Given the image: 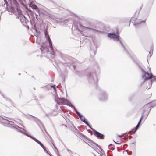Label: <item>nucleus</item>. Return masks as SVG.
Masks as SVG:
<instances>
[{
	"instance_id": "27",
	"label": "nucleus",
	"mask_w": 156,
	"mask_h": 156,
	"mask_svg": "<svg viewBox=\"0 0 156 156\" xmlns=\"http://www.w3.org/2000/svg\"><path fill=\"white\" fill-rule=\"evenodd\" d=\"M29 12H30L31 16H32L33 17V19H34L35 17L34 16V13L33 12L31 11V10H30L29 11Z\"/></svg>"
},
{
	"instance_id": "6",
	"label": "nucleus",
	"mask_w": 156,
	"mask_h": 156,
	"mask_svg": "<svg viewBox=\"0 0 156 156\" xmlns=\"http://www.w3.org/2000/svg\"><path fill=\"white\" fill-rule=\"evenodd\" d=\"M55 101L58 104L66 105L71 107H73V105L68 100L62 98H58Z\"/></svg>"
},
{
	"instance_id": "53",
	"label": "nucleus",
	"mask_w": 156,
	"mask_h": 156,
	"mask_svg": "<svg viewBox=\"0 0 156 156\" xmlns=\"http://www.w3.org/2000/svg\"><path fill=\"white\" fill-rule=\"evenodd\" d=\"M65 21H66V22H65V23H67V22H68L69 21H68V20H65Z\"/></svg>"
},
{
	"instance_id": "49",
	"label": "nucleus",
	"mask_w": 156,
	"mask_h": 156,
	"mask_svg": "<svg viewBox=\"0 0 156 156\" xmlns=\"http://www.w3.org/2000/svg\"><path fill=\"white\" fill-rule=\"evenodd\" d=\"M73 69L74 70L75 69H76V66L75 65H73Z\"/></svg>"
},
{
	"instance_id": "46",
	"label": "nucleus",
	"mask_w": 156,
	"mask_h": 156,
	"mask_svg": "<svg viewBox=\"0 0 156 156\" xmlns=\"http://www.w3.org/2000/svg\"><path fill=\"white\" fill-rule=\"evenodd\" d=\"M113 141H114V142L115 143V144H119L121 143V142H116L115 141H114V140H113Z\"/></svg>"
},
{
	"instance_id": "55",
	"label": "nucleus",
	"mask_w": 156,
	"mask_h": 156,
	"mask_svg": "<svg viewBox=\"0 0 156 156\" xmlns=\"http://www.w3.org/2000/svg\"><path fill=\"white\" fill-rule=\"evenodd\" d=\"M149 54H150V55H149V57H150L152 55V54H151L150 52H149Z\"/></svg>"
},
{
	"instance_id": "59",
	"label": "nucleus",
	"mask_w": 156,
	"mask_h": 156,
	"mask_svg": "<svg viewBox=\"0 0 156 156\" xmlns=\"http://www.w3.org/2000/svg\"><path fill=\"white\" fill-rule=\"evenodd\" d=\"M127 145V144H124V145H123V147H125V146H126Z\"/></svg>"
},
{
	"instance_id": "8",
	"label": "nucleus",
	"mask_w": 156,
	"mask_h": 156,
	"mask_svg": "<svg viewBox=\"0 0 156 156\" xmlns=\"http://www.w3.org/2000/svg\"><path fill=\"white\" fill-rule=\"evenodd\" d=\"M93 131L94 135L96 136L98 139H103L104 138V135L99 132L95 130L91 127V126L89 127Z\"/></svg>"
},
{
	"instance_id": "14",
	"label": "nucleus",
	"mask_w": 156,
	"mask_h": 156,
	"mask_svg": "<svg viewBox=\"0 0 156 156\" xmlns=\"http://www.w3.org/2000/svg\"><path fill=\"white\" fill-rule=\"evenodd\" d=\"M9 123V124H7V125H10L11 126H8V127L12 128H13V129H16L18 132V131H17V129H19L18 128H20V129H22V130H21L22 131H23V130L20 128H22V129H24V128H23L22 127H20L16 125H15V126H12L13 125V124L14 123L13 122V123H10V122Z\"/></svg>"
},
{
	"instance_id": "42",
	"label": "nucleus",
	"mask_w": 156,
	"mask_h": 156,
	"mask_svg": "<svg viewBox=\"0 0 156 156\" xmlns=\"http://www.w3.org/2000/svg\"><path fill=\"white\" fill-rule=\"evenodd\" d=\"M73 126L74 129H75V131L76 130H78L77 129V128L73 124Z\"/></svg>"
},
{
	"instance_id": "33",
	"label": "nucleus",
	"mask_w": 156,
	"mask_h": 156,
	"mask_svg": "<svg viewBox=\"0 0 156 156\" xmlns=\"http://www.w3.org/2000/svg\"><path fill=\"white\" fill-rule=\"evenodd\" d=\"M80 132L79 130H77L75 132V134L76 135V134H77L78 135L80 133Z\"/></svg>"
},
{
	"instance_id": "38",
	"label": "nucleus",
	"mask_w": 156,
	"mask_h": 156,
	"mask_svg": "<svg viewBox=\"0 0 156 156\" xmlns=\"http://www.w3.org/2000/svg\"><path fill=\"white\" fill-rule=\"evenodd\" d=\"M71 108H73L74 110L76 112H76L77 111H78L76 109V108L73 105V107H71Z\"/></svg>"
},
{
	"instance_id": "1",
	"label": "nucleus",
	"mask_w": 156,
	"mask_h": 156,
	"mask_svg": "<svg viewBox=\"0 0 156 156\" xmlns=\"http://www.w3.org/2000/svg\"><path fill=\"white\" fill-rule=\"evenodd\" d=\"M135 63L138 67L140 69L142 75V78L144 80V81L148 80H149L151 79L150 81V85L148 89H150L151 87L152 83L154 81H156V77L153 75L152 73L150 74L147 72L145 71V67L142 63L139 61L136 60Z\"/></svg>"
},
{
	"instance_id": "48",
	"label": "nucleus",
	"mask_w": 156,
	"mask_h": 156,
	"mask_svg": "<svg viewBox=\"0 0 156 156\" xmlns=\"http://www.w3.org/2000/svg\"><path fill=\"white\" fill-rule=\"evenodd\" d=\"M128 137L129 139H130L132 137V136L131 135H129L128 136Z\"/></svg>"
},
{
	"instance_id": "22",
	"label": "nucleus",
	"mask_w": 156,
	"mask_h": 156,
	"mask_svg": "<svg viewBox=\"0 0 156 156\" xmlns=\"http://www.w3.org/2000/svg\"><path fill=\"white\" fill-rule=\"evenodd\" d=\"M151 103V102L148 103L147 105H146L144 106V108L143 109V111L142 112V114H143L144 115L145 112L146 111V110L148 109L149 108V107L148 106V105H150Z\"/></svg>"
},
{
	"instance_id": "2",
	"label": "nucleus",
	"mask_w": 156,
	"mask_h": 156,
	"mask_svg": "<svg viewBox=\"0 0 156 156\" xmlns=\"http://www.w3.org/2000/svg\"><path fill=\"white\" fill-rule=\"evenodd\" d=\"M107 36L114 41L119 42V43L123 49L124 51L128 54L130 56H133V55L131 52L130 50L128 47L124 44V41L120 37L119 35L116 34L115 33H108Z\"/></svg>"
},
{
	"instance_id": "63",
	"label": "nucleus",
	"mask_w": 156,
	"mask_h": 156,
	"mask_svg": "<svg viewBox=\"0 0 156 156\" xmlns=\"http://www.w3.org/2000/svg\"><path fill=\"white\" fill-rule=\"evenodd\" d=\"M44 130H45V132H46V133H47V132H46V130H45V129L44 128Z\"/></svg>"
},
{
	"instance_id": "31",
	"label": "nucleus",
	"mask_w": 156,
	"mask_h": 156,
	"mask_svg": "<svg viewBox=\"0 0 156 156\" xmlns=\"http://www.w3.org/2000/svg\"><path fill=\"white\" fill-rule=\"evenodd\" d=\"M78 135L81 137H86V136H85L84 135L82 134V133L80 132V133L78 134Z\"/></svg>"
},
{
	"instance_id": "30",
	"label": "nucleus",
	"mask_w": 156,
	"mask_h": 156,
	"mask_svg": "<svg viewBox=\"0 0 156 156\" xmlns=\"http://www.w3.org/2000/svg\"><path fill=\"white\" fill-rule=\"evenodd\" d=\"M78 135L81 137H86V136H85L84 135L82 134V133L80 132V133L78 134Z\"/></svg>"
},
{
	"instance_id": "61",
	"label": "nucleus",
	"mask_w": 156,
	"mask_h": 156,
	"mask_svg": "<svg viewBox=\"0 0 156 156\" xmlns=\"http://www.w3.org/2000/svg\"><path fill=\"white\" fill-rule=\"evenodd\" d=\"M21 126H22L23 128H24V126H23V125H22V124H21Z\"/></svg>"
},
{
	"instance_id": "32",
	"label": "nucleus",
	"mask_w": 156,
	"mask_h": 156,
	"mask_svg": "<svg viewBox=\"0 0 156 156\" xmlns=\"http://www.w3.org/2000/svg\"><path fill=\"white\" fill-rule=\"evenodd\" d=\"M43 149V150H44V151L47 154H50L48 151L46 149V148L44 146V147H42Z\"/></svg>"
},
{
	"instance_id": "54",
	"label": "nucleus",
	"mask_w": 156,
	"mask_h": 156,
	"mask_svg": "<svg viewBox=\"0 0 156 156\" xmlns=\"http://www.w3.org/2000/svg\"><path fill=\"white\" fill-rule=\"evenodd\" d=\"M54 88V90H55V91H56V88L55 87H54V88Z\"/></svg>"
},
{
	"instance_id": "28",
	"label": "nucleus",
	"mask_w": 156,
	"mask_h": 156,
	"mask_svg": "<svg viewBox=\"0 0 156 156\" xmlns=\"http://www.w3.org/2000/svg\"><path fill=\"white\" fill-rule=\"evenodd\" d=\"M93 143L95 145L97 146L100 149L101 151H103V149L101 148V147L97 143H96L95 142H94Z\"/></svg>"
},
{
	"instance_id": "7",
	"label": "nucleus",
	"mask_w": 156,
	"mask_h": 156,
	"mask_svg": "<svg viewBox=\"0 0 156 156\" xmlns=\"http://www.w3.org/2000/svg\"><path fill=\"white\" fill-rule=\"evenodd\" d=\"M108 98V93L104 90H101L98 96V99L99 101H106Z\"/></svg>"
},
{
	"instance_id": "10",
	"label": "nucleus",
	"mask_w": 156,
	"mask_h": 156,
	"mask_svg": "<svg viewBox=\"0 0 156 156\" xmlns=\"http://www.w3.org/2000/svg\"><path fill=\"white\" fill-rule=\"evenodd\" d=\"M90 55L92 56L94 55L96 53L97 48L96 45L95 44L94 42L93 43V45H91L90 46Z\"/></svg>"
},
{
	"instance_id": "56",
	"label": "nucleus",
	"mask_w": 156,
	"mask_h": 156,
	"mask_svg": "<svg viewBox=\"0 0 156 156\" xmlns=\"http://www.w3.org/2000/svg\"><path fill=\"white\" fill-rule=\"evenodd\" d=\"M59 21L57 20L56 21V23H59Z\"/></svg>"
},
{
	"instance_id": "26",
	"label": "nucleus",
	"mask_w": 156,
	"mask_h": 156,
	"mask_svg": "<svg viewBox=\"0 0 156 156\" xmlns=\"http://www.w3.org/2000/svg\"><path fill=\"white\" fill-rule=\"evenodd\" d=\"M10 12H13V13L15 12V9L13 6H11L10 7Z\"/></svg>"
},
{
	"instance_id": "40",
	"label": "nucleus",
	"mask_w": 156,
	"mask_h": 156,
	"mask_svg": "<svg viewBox=\"0 0 156 156\" xmlns=\"http://www.w3.org/2000/svg\"><path fill=\"white\" fill-rule=\"evenodd\" d=\"M151 110V109H150L149 110V111H148V112H147V115L146 117V119L148 115L149 114V113L150 112Z\"/></svg>"
},
{
	"instance_id": "25",
	"label": "nucleus",
	"mask_w": 156,
	"mask_h": 156,
	"mask_svg": "<svg viewBox=\"0 0 156 156\" xmlns=\"http://www.w3.org/2000/svg\"><path fill=\"white\" fill-rule=\"evenodd\" d=\"M108 148L113 151L114 149V146L112 144H110L108 146Z\"/></svg>"
},
{
	"instance_id": "19",
	"label": "nucleus",
	"mask_w": 156,
	"mask_h": 156,
	"mask_svg": "<svg viewBox=\"0 0 156 156\" xmlns=\"http://www.w3.org/2000/svg\"><path fill=\"white\" fill-rule=\"evenodd\" d=\"M20 20L21 23L24 25L25 24H27V22H29V21L24 16H23V17H22V18H20Z\"/></svg>"
},
{
	"instance_id": "36",
	"label": "nucleus",
	"mask_w": 156,
	"mask_h": 156,
	"mask_svg": "<svg viewBox=\"0 0 156 156\" xmlns=\"http://www.w3.org/2000/svg\"><path fill=\"white\" fill-rule=\"evenodd\" d=\"M7 6H8V2L6 0H4Z\"/></svg>"
},
{
	"instance_id": "45",
	"label": "nucleus",
	"mask_w": 156,
	"mask_h": 156,
	"mask_svg": "<svg viewBox=\"0 0 156 156\" xmlns=\"http://www.w3.org/2000/svg\"><path fill=\"white\" fill-rule=\"evenodd\" d=\"M55 85H51V88H54L55 87Z\"/></svg>"
},
{
	"instance_id": "21",
	"label": "nucleus",
	"mask_w": 156,
	"mask_h": 156,
	"mask_svg": "<svg viewBox=\"0 0 156 156\" xmlns=\"http://www.w3.org/2000/svg\"><path fill=\"white\" fill-rule=\"evenodd\" d=\"M141 120H139L137 125H136V126L133 129L134 130L135 132L139 128L141 124Z\"/></svg>"
},
{
	"instance_id": "57",
	"label": "nucleus",
	"mask_w": 156,
	"mask_h": 156,
	"mask_svg": "<svg viewBox=\"0 0 156 156\" xmlns=\"http://www.w3.org/2000/svg\"><path fill=\"white\" fill-rule=\"evenodd\" d=\"M36 42L38 44H39V42H38L37 40Z\"/></svg>"
},
{
	"instance_id": "64",
	"label": "nucleus",
	"mask_w": 156,
	"mask_h": 156,
	"mask_svg": "<svg viewBox=\"0 0 156 156\" xmlns=\"http://www.w3.org/2000/svg\"><path fill=\"white\" fill-rule=\"evenodd\" d=\"M107 154H108V156H110V155H108V152H107Z\"/></svg>"
},
{
	"instance_id": "29",
	"label": "nucleus",
	"mask_w": 156,
	"mask_h": 156,
	"mask_svg": "<svg viewBox=\"0 0 156 156\" xmlns=\"http://www.w3.org/2000/svg\"><path fill=\"white\" fill-rule=\"evenodd\" d=\"M84 142L86 144H87L89 146H90V147H91L92 148H93V147H93L94 146L93 144H94L93 143L94 142H92V144H91V143H90V142H89L90 143V144H88L86 142H85L84 141Z\"/></svg>"
},
{
	"instance_id": "51",
	"label": "nucleus",
	"mask_w": 156,
	"mask_h": 156,
	"mask_svg": "<svg viewBox=\"0 0 156 156\" xmlns=\"http://www.w3.org/2000/svg\"><path fill=\"white\" fill-rule=\"evenodd\" d=\"M98 66V67H97V71H98V70H99V67L98 66Z\"/></svg>"
},
{
	"instance_id": "17",
	"label": "nucleus",
	"mask_w": 156,
	"mask_h": 156,
	"mask_svg": "<svg viewBox=\"0 0 156 156\" xmlns=\"http://www.w3.org/2000/svg\"><path fill=\"white\" fill-rule=\"evenodd\" d=\"M40 49L41 50V52H42L43 50L45 51L46 52H49L48 46H45L44 43H43L42 45L41 46V48H40Z\"/></svg>"
},
{
	"instance_id": "50",
	"label": "nucleus",
	"mask_w": 156,
	"mask_h": 156,
	"mask_svg": "<svg viewBox=\"0 0 156 156\" xmlns=\"http://www.w3.org/2000/svg\"><path fill=\"white\" fill-rule=\"evenodd\" d=\"M56 154L58 156H60V155L59 154L58 152H56Z\"/></svg>"
},
{
	"instance_id": "9",
	"label": "nucleus",
	"mask_w": 156,
	"mask_h": 156,
	"mask_svg": "<svg viewBox=\"0 0 156 156\" xmlns=\"http://www.w3.org/2000/svg\"><path fill=\"white\" fill-rule=\"evenodd\" d=\"M76 114L78 115L81 121L84 122L89 127L91 126L89 123L88 121L78 111H77Z\"/></svg>"
},
{
	"instance_id": "16",
	"label": "nucleus",
	"mask_w": 156,
	"mask_h": 156,
	"mask_svg": "<svg viewBox=\"0 0 156 156\" xmlns=\"http://www.w3.org/2000/svg\"><path fill=\"white\" fill-rule=\"evenodd\" d=\"M34 23V21L32 22L31 21L30 22V23L33 26L32 29L34 30L38 34L39 33H40V32L39 31V29L36 27V25Z\"/></svg>"
},
{
	"instance_id": "5",
	"label": "nucleus",
	"mask_w": 156,
	"mask_h": 156,
	"mask_svg": "<svg viewBox=\"0 0 156 156\" xmlns=\"http://www.w3.org/2000/svg\"><path fill=\"white\" fill-rule=\"evenodd\" d=\"M21 129H23V131L22 130H20V129H17V131H19V132H20L22 134H24L26 136L29 137L31 138L33 140L35 141L36 143H38L42 147H44V146L43 144L40 141H39L37 139L33 136H32L29 134H28L27 132L25 129H23L22 128H20Z\"/></svg>"
},
{
	"instance_id": "44",
	"label": "nucleus",
	"mask_w": 156,
	"mask_h": 156,
	"mask_svg": "<svg viewBox=\"0 0 156 156\" xmlns=\"http://www.w3.org/2000/svg\"><path fill=\"white\" fill-rule=\"evenodd\" d=\"M8 6H7V7H6V10L8 11V12H9L10 11L9 10V9L8 8Z\"/></svg>"
},
{
	"instance_id": "52",
	"label": "nucleus",
	"mask_w": 156,
	"mask_h": 156,
	"mask_svg": "<svg viewBox=\"0 0 156 156\" xmlns=\"http://www.w3.org/2000/svg\"><path fill=\"white\" fill-rule=\"evenodd\" d=\"M48 114H46L44 116L45 117L48 116Z\"/></svg>"
},
{
	"instance_id": "4",
	"label": "nucleus",
	"mask_w": 156,
	"mask_h": 156,
	"mask_svg": "<svg viewBox=\"0 0 156 156\" xmlns=\"http://www.w3.org/2000/svg\"><path fill=\"white\" fill-rule=\"evenodd\" d=\"M44 33L45 37L48 43L49 47L50 48V50L51 51L50 52V54L53 56L52 57H54L55 55V49L53 47L51 41L49 36L47 30H45Z\"/></svg>"
},
{
	"instance_id": "58",
	"label": "nucleus",
	"mask_w": 156,
	"mask_h": 156,
	"mask_svg": "<svg viewBox=\"0 0 156 156\" xmlns=\"http://www.w3.org/2000/svg\"><path fill=\"white\" fill-rule=\"evenodd\" d=\"M26 27L27 28H28V29H29V27L28 26V25H27L26 26Z\"/></svg>"
},
{
	"instance_id": "43",
	"label": "nucleus",
	"mask_w": 156,
	"mask_h": 156,
	"mask_svg": "<svg viewBox=\"0 0 156 156\" xmlns=\"http://www.w3.org/2000/svg\"><path fill=\"white\" fill-rule=\"evenodd\" d=\"M53 145L54 146V148H55V151H57V152H58V149H57V148H56V147L54 146V145Z\"/></svg>"
},
{
	"instance_id": "20",
	"label": "nucleus",
	"mask_w": 156,
	"mask_h": 156,
	"mask_svg": "<svg viewBox=\"0 0 156 156\" xmlns=\"http://www.w3.org/2000/svg\"><path fill=\"white\" fill-rule=\"evenodd\" d=\"M129 19L128 17H125L122 18L119 21L120 23H126L128 22H129Z\"/></svg>"
},
{
	"instance_id": "37",
	"label": "nucleus",
	"mask_w": 156,
	"mask_h": 156,
	"mask_svg": "<svg viewBox=\"0 0 156 156\" xmlns=\"http://www.w3.org/2000/svg\"><path fill=\"white\" fill-rule=\"evenodd\" d=\"M144 115L143 114H142V115H141V117L140 119V120H142L143 119V117H144Z\"/></svg>"
},
{
	"instance_id": "12",
	"label": "nucleus",
	"mask_w": 156,
	"mask_h": 156,
	"mask_svg": "<svg viewBox=\"0 0 156 156\" xmlns=\"http://www.w3.org/2000/svg\"><path fill=\"white\" fill-rule=\"evenodd\" d=\"M0 122L2 124H9V123H13V122L12 121H9L8 120L5 119L3 117H0Z\"/></svg>"
},
{
	"instance_id": "39",
	"label": "nucleus",
	"mask_w": 156,
	"mask_h": 156,
	"mask_svg": "<svg viewBox=\"0 0 156 156\" xmlns=\"http://www.w3.org/2000/svg\"><path fill=\"white\" fill-rule=\"evenodd\" d=\"M67 151L69 153H72V152L71 150L67 149Z\"/></svg>"
},
{
	"instance_id": "13",
	"label": "nucleus",
	"mask_w": 156,
	"mask_h": 156,
	"mask_svg": "<svg viewBox=\"0 0 156 156\" xmlns=\"http://www.w3.org/2000/svg\"><path fill=\"white\" fill-rule=\"evenodd\" d=\"M148 16H147L145 18V20H140L138 19H137L136 21L135 22H133V25L136 26V25H137L140 24V23H145L147 18Z\"/></svg>"
},
{
	"instance_id": "60",
	"label": "nucleus",
	"mask_w": 156,
	"mask_h": 156,
	"mask_svg": "<svg viewBox=\"0 0 156 156\" xmlns=\"http://www.w3.org/2000/svg\"><path fill=\"white\" fill-rule=\"evenodd\" d=\"M156 104V103H152L151 104L152 105H153L154 104Z\"/></svg>"
},
{
	"instance_id": "23",
	"label": "nucleus",
	"mask_w": 156,
	"mask_h": 156,
	"mask_svg": "<svg viewBox=\"0 0 156 156\" xmlns=\"http://www.w3.org/2000/svg\"><path fill=\"white\" fill-rule=\"evenodd\" d=\"M137 18H135V17H132L131 18V19L129 21V25L128 26V27H129L130 26V23L131 22V21L132 20V23H133V22H135L137 20Z\"/></svg>"
},
{
	"instance_id": "47",
	"label": "nucleus",
	"mask_w": 156,
	"mask_h": 156,
	"mask_svg": "<svg viewBox=\"0 0 156 156\" xmlns=\"http://www.w3.org/2000/svg\"><path fill=\"white\" fill-rule=\"evenodd\" d=\"M140 10H139L138 12H137V11H136V12H135V14H136L137 13L138 14L140 12Z\"/></svg>"
},
{
	"instance_id": "24",
	"label": "nucleus",
	"mask_w": 156,
	"mask_h": 156,
	"mask_svg": "<svg viewBox=\"0 0 156 156\" xmlns=\"http://www.w3.org/2000/svg\"><path fill=\"white\" fill-rule=\"evenodd\" d=\"M13 0V2H14V4L15 5L16 7V8L17 9V10L18 11V10H19V8H18V5H18V4L17 2V1H16V0Z\"/></svg>"
},
{
	"instance_id": "62",
	"label": "nucleus",
	"mask_w": 156,
	"mask_h": 156,
	"mask_svg": "<svg viewBox=\"0 0 156 156\" xmlns=\"http://www.w3.org/2000/svg\"><path fill=\"white\" fill-rule=\"evenodd\" d=\"M117 150L118 151H119V150L118 149V147H117Z\"/></svg>"
},
{
	"instance_id": "11",
	"label": "nucleus",
	"mask_w": 156,
	"mask_h": 156,
	"mask_svg": "<svg viewBox=\"0 0 156 156\" xmlns=\"http://www.w3.org/2000/svg\"><path fill=\"white\" fill-rule=\"evenodd\" d=\"M84 28H85L86 29H87L89 30L91 32H92L93 33H96L97 34H102L103 33V31L98 30L95 29L93 28H90L88 27H83Z\"/></svg>"
},
{
	"instance_id": "15",
	"label": "nucleus",
	"mask_w": 156,
	"mask_h": 156,
	"mask_svg": "<svg viewBox=\"0 0 156 156\" xmlns=\"http://www.w3.org/2000/svg\"><path fill=\"white\" fill-rule=\"evenodd\" d=\"M29 115V116H30L32 117L33 118V120L34 121H35L37 123V124L38 125L39 127L41 129V130L43 131V130H42L41 128V127L40 126V125H39V123L41 122L40 120L38 118H37L35 117H34V116H32V115Z\"/></svg>"
},
{
	"instance_id": "34",
	"label": "nucleus",
	"mask_w": 156,
	"mask_h": 156,
	"mask_svg": "<svg viewBox=\"0 0 156 156\" xmlns=\"http://www.w3.org/2000/svg\"><path fill=\"white\" fill-rule=\"evenodd\" d=\"M0 94H1V95L2 96L3 98H5V100L7 101V98H6V97H5L4 95L3 94H2V93L1 92V91H0Z\"/></svg>"
},
{
	"instance_id": "35",
	"label": "nucleus",
	"mask_w": 156,
	"mask_h": 156,
	"mask_svg": "<svg viewBox=\"0 0 156 156\" xmlns=\"http://www.w3.org/2000/svg\"><path fill=\"white\" fill-rule=\"evenodd\" d=\"M156 103L154 104L153 105H151L150 107H149V108H150V109H151V110L153 108V107L154 106H156Z\"/></svg>"
},
{
	"instance_id": "41",
	"label": "nucleus",
	"mask_w": 156,
	"mask_h": 156,
	"mask_svg": "<svg viewBox=\"0 0 156 156\" xmlns=\"http://www.w3.org/2000/svg\"><path fill=\"white\" fill-rule=\"evenodd\" d=\"M35 16H36V19L37 20H38V15L37 14H36V13H35Z\"/></svg>"
},
{
	"instance_id": "3",
	"label": "nucleus",
	"mask_w": 156,
	"mask_h": 156,
	"mask_svg": "<svg viewBox=\"0 0 156 156\" xmlns=\"http://www.w3.org/2000/svg\"><path fill=\"white\" fill-rule=\"evenodd\" d=\"M96 71L95 70L94 71L89 72L87 75L88 81L91 84H96L98 82V80L96 74Z\"/></svg>"
},
{
	"instance_id": "18",
	"label": "nucleus",
	"mask_w": 156,
	"mask_h": 156,
	"mask_svg": "<svg viewBox=\"0 0 156 156\" xmlns=\"http://www.w3.org/2000/svg\"><path fill=\"white\" fill-rule=\"evenodd\" d=\"M29 6L30 7H31L33 9H35L37 11H39L38 13L40 15V12L39 11V8L36 5L31 3L29 4Z\"/></svg>"
}]
</instances>
